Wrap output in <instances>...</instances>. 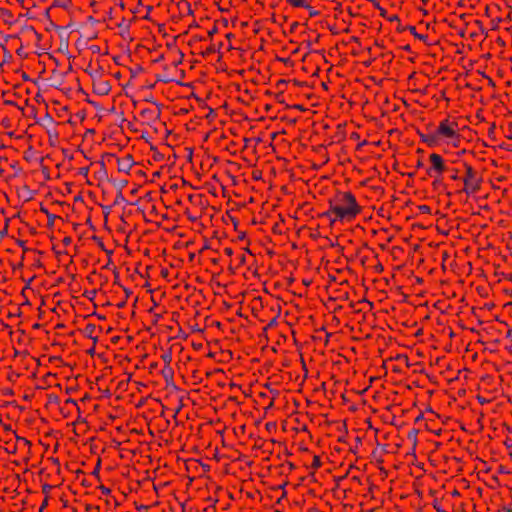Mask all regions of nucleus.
Masks as SVG:
<instances>
[{
	"mask_svg": "<svg viewBox=\"0 0 512 512\" xmlns=\"http://www.w3.org/2000/svg\"><path fill=\"white\" fill-rule=\"evenodd\" d=\"M361 206L350 192H340L330 201L328 215L332 222H350L361 213Z\"/></svg>",
	"mask_w": 512,
	"mask_h": 512,
	"instance_id": "f257e3e1",
	"label": "nucleus"
},
{
	"mask_svg": "<svg viewBox=\"0 0 512 512\" xmlns=\"http://www.w3.org/2000/svg\"><path fill=\"white\" fill-rule=\"evenodd\" d=\"M432 138L433 140H443L448 144L457 146L460 140L457 123L449 121L448 119L441 121L437 129L433 132Z\"/></svg>",
	"mask_w": 512,
	"mask_h": 512,
	"instance_id": "f03ea898",
	"label": "nucleus"
},
{
	"mask_svg": "<svg viewBox=\"0 0 512 512\" xmlns=\"http://www.w3.org/2000/svg\"><path fill=\"white\" fill-rule=\"evenodd\" d=\"M463 182V191L469 196L479 191L482 180L478 176L477 172L471 166L468 165L466 166V174L463 179Z\"/></svg>",
	"mask_w": 512,
	"mask_h": 512,
	"instance_id": "7ed1b4c3",
	"label": "nucleus"
},
{
	"mask_svg": "<svg viewBox=\"0 0 512 512\" xmlns=\"http://www.w3.org/2000/svg\"><path fill=\"white\" fill-rule=\"evenodd\" d=\"M429 161L430 167L427 169V174L436 180H440L442 174L447 170L446 161L437 153L430 154Z\"/></svg>",
	"mask_w": 512,
	"mask_h": 512,
	"instance_id": "20e7f679",
	"label": "nucleus"
},
{
	"mask_svg": "<svg viewBox=\"0 0 512 512\" xmlns=\"http://www.w3.org/2000/svg\"><path fill=\"white\" fill-rule=\"evenodd\" d=\"M293 7H308L307 0H287Z\"/></svg>",
	"mask_w": 512,
	"mask_h": 512,
	"instance_id": "39448f33",
	"label": "nucleus"
},
{
	"mask_svg": "<svg viewBox=\"0 0 512 512\" xmlns=\"http://www.w3.org/2000/svg\"><path fill=\"white\" fill-rule=\"evenodd\" d=\"M432 135H433V133L426 135L425 138H423V140L426 143H428L429 145L436 144L439 141V140H433Z\"/></svg>",
	"mask_w": 512,
	"mask_h": 512,
	"instance_id": "423d86ee",
	"label": "nucleus"
},
{
	"mask_svg": "<svg viewBox=\"0 0 512 512\" xmlns=\"http://www.w3.org/2000/svg\"><path fill=\"white\" fill-rule=\"evenodd\" d=\"M452 179L456 180L457 179V175L453 174Z\"/></svg>",
	"mask_w": 512,
	"mask_h": 512,
	"instance_id": "0eeeda50",
	"label": "nucleus"
}]
</instances>
